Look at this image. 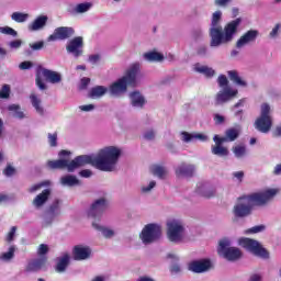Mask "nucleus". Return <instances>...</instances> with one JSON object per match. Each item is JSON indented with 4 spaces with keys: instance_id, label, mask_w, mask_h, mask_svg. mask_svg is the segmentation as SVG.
I'll use <instances>...</instances> for the list:
<instances>
[{
    "instance_id": "f257e3e1",
    "label": "nucleus",
    "mask_w": 281,
    "mask_h": 281,
    "mask_svg": "<svg viewBox=\"0 0 281 281\" xmlns=\"http://www.w3.org/2000/svg\"><path fill=\"white\" fill-rule=\"evenodd\" d=\"M122 157V148L117 146H105L97 153V155H82L78 156L71 161L68 159L49 160L47 162L48 168L53 170L66 168L68 172H74L82 166H93L101 172H113Z\"/></svg>"
},
{
    "instance_id": "f03ea898",
    "label": "nucleus",
    "mask_w": 281,
    "mask_h": 281,
    "mask_svg": "<svg viewBox=\"0 0 281 281\" xmlns=\"http://www.w3.org/2000/svg\"><path fill=\"white\" fill-rule=\"evenodd\" d=\"M223 19V12L215 11L211 18V27H210V36H211V47H221V45H225L227 43H232L234 41V34L238 31V25H240V18L233 20L226 26H221V20Z\"/></svg>"
},
{
    "instance_id": "7ed1b4c3",
    "label": "nucleus",
    "mask_w": 281,
    "mask_h": 281,
    "mask_svg": "<svg viewBox=\"0 0 281 281\" xmlns=\"http://www.w3.org/2000/svg\"><path fill=\"white\" fill-rule=\"evenodd\" d=\"M273 127V108L269 103L260 105L259 116L255 121V128L267 134Z\"/></svg>"
},
{
    "instance_id": "20e7f679",
    "label": "nucleus",
    "mask_w": 281,
    "mask_h": 281,
    "mask_svg": "<svg viewBox=\"0 0 281 281\" xmlns=\"http://www.w3.org/2000/svg\"><path fill=\"white\" fill-rule=\"evenodd\" d=\"M167 238L170 243H181L186 236V224L180 218L171 217L166 222Z\"/></svg>"
},
{
    "instance_id": "39448f33",
    "label": "nucleus",
    "mask_w": 281,
    "mask_h": 281,
    "mask_svg": "<svg viewBox=\"0 0 281 281\" xmlns=\"http://www.w3.org/2000/svg\"><path fill=\"white\" fill-rule=\"evenodd\" d=\"M162 232L164 228L161 224L148 223L142 228L138 238L142 240L143 245H153V243H157V240L161 238Z\"/></svg>"
},
{
    "instance_id": "423d86ee",
    "label": "nucleus",
    "mask_w": 281,
    "mask_h": 281,
    "mask_svg": "<svg viewBox=\"0 0 281 281\" xmlns=\"http://www.w3.org/2000/svg\"><path fill=\"white\" fill-rule=\"evenodd\" d=\"M47 254H49V247H40L37 250L38 258L32 259L27 262L25 267L26 273H36L44 269L45 265H47Z\"/></svg>"
},
{
    "instance_id": "0eeeda50",
    "label": "nucleus",
    "mask_w": 281,
    "mask_h": 281,
    "mask_svg": "<svg viewBox=\"0 0 281 281\" xmlns=\"http://www.w3.org/2000/svg\"><path fill=\"white\" fill-rule=\"evenodd\" d=\"M254 199L250 195H244L238 199L237 203L234 206V214L238 218H243L245 216H249L251 214V207L254 206Z\"/></svg>"
},
{
    "instance_id": "6e6552de",
    "label": "nucleus",
    "mask_w": 281,
    "mask_h": 281,
    "mask_svg": "<svg viewBox=\"0 0 281 281\" xmlns=\"http://www.w3.org/2000/svg\"><path fill=\"white\" fill-rule=\"evenodd\" d=\"M280 193L278 188H266L257 193L250 194L255 205H267L269 201H273Z\"/></svg>"
},
{
    "instance_id": "1a4fd4ad",
    "label": "nucleus",
    "mask_w": 281,
    "mask_h": 281,
    "mask_svg": "<svg viewBox=\"0 0 281 281\" xmlns=\"http://www.w3.org/2000/svg\"><path fill=\"white\" fill-rule=\"evenodd\" d=\"M83 47H85V42L82 37L78 36L68 42L66 46V52L68 54H71L74 58H80V56H82V53H83L82 50Z\"/></svg>"
},
{
    "instance_id": "9d476101",
    "label": "nucleus",
    "mask_w": 281,
    "mask_h": 281,
    "mask_svg": "<svg viewBox=\"0 0 281 281\" xmlns=\"http://www.w3.org/2000/svg\"><path fill=\"white\" fill-rule=\"evenodd\" d=\"M142 74L139 63L132 64L128 69L126 70V74L122 79L132 87H135L137 85V81L139 80V76Z\"/></svg>"
},
{
    "instance_id": "9b49d317",
    "label": "nucleus",
    "mask_w": 281,
    "mask_h": 281,
    "mask_svg": "<svg viewBox=\"0 0 281 281\" xmlns=\"http://www.w3.org/2000/svg\"><path fill=\"white\" fill-rule=\"evenodd\" d=\"M238 95V90L232 87L221 88L220 91L215 95L216 104H225L229 102V100H234Z\"/></svg>"
},
{
    "instance_id": "f8f14e48",
    "label": "nucleus",
    "mask_w": 281,
    "mask_h": 281,
    "mask_svg": "<svg viewBox=\"0 0 281 281\" xmlns=\"http://www.w3.org/2000/svg\"><path fill=\"white\" fill-rule=\"evenodd\" d=\"M212 269V261L210 259H201L191 261L188 265V270L192 273H205Z\"/></svg>"
},
{
    "instance_id": "ddd939ff",
    "label": "nucleus",
    "mask_w": 281,
    "mask_h": 281,
    "mask_svg": "<svg viewBox=\"0 0 281 281\" xmlns=\"http://www.w3.org/2000/svg\"><path fill=\"white\" fill-rule=\"evenodd\" d=\"M70 36H74V29L69 26H60L55 29L54 33L48 36V42L67 41Z\"/></svg>"
},
{
    "instance_id": "4468645a",
    "label": "nucleus",
    "mask_w": 281,
    "mask_h": 281,
    "mask_svg": "<svg viewBox=\"0 0 281 281\" xmlns=\"http://www.w3.org/2000/svg\"><path fill=\"white\" fill-rule=\"evenodd\" d=\"M218 256H222V258H225V260H229L231 262H234L235 260H239V258L243 257V252L238 248H232V247H220L217 249Z\"/></svg>"
},
{
    "instance_id": "2eb2a0df",
    "label": "nucleus",
    "mask_w": 281,
    "mask_h": 281,
    "mask_svg": "<svg viewBox=\"0 0 281 281\" xmlns=\"http://www.w3.org/2000/svg\"><path fill=\"white\" fill-rule=\"evenodd\" d=\"M213 142L215 143V145H212L211 147V153L213 155H215L216 157H227L229 155V149L223 146V144H225V140H223L221 136L215 135L213 137Z\"/></svg>"
},
{
    "instance_id": "dca6fc26",
    "label": "nucleus",
    "mask_w": 281,
    "mask_h": 281,
    "mask_svg": "<svg viewBox=\"0 0 281 281\" xmlns=\"http://www.w3.org/2000/svg\"><path fill=\"white\" fill-rule=\"evenodd\" d=\"M104 207H106V200L103 198L95 200L87 211L88 217L98 218L104 212Z\"/></svg>"
},
{
    "instance_id": "f3484780",
    "label": "nucleus",
    "mask_w": 281,
    "mask_h": 281,
    "mask_svg": "<svg viewBox=\"0 0 281 281\" xmlns=\"http://www.w3.org/2000/svg\"><path fill=\"white\" fill-rule=\"evenodd\" d=\"M256 38H258V31L256 30L247 31L236 42L237 49H243V47H247V45H249V43H254Z\"/></svg>"
},
{
    "instance_id": "a211bd4d",
    "label": "nucleus",
    "mask_w": 281,
    "mask_h": 281,
    "mask_svg": "<svg viewBox=\"0 0 281 281\" xmlns=\"http://www.w3.org/2000/svg\"><path fill=\"white\" fill-rule=\"evenodd\" d=\"M55 271L57 273H65L69 265H71V255L68 252L63 254L61 256L55 259Z\"/></svg>"
},
{
    "instance_id": "6ab92c4d",
    "label": "nucleus",
    "mask_w": 281,
    "mask_h": 281,
    "mask_svg": "<svg viewBox=\"0 0 281 281\" xmlns=\"http://www.w3.org/2000/svg\"><path fill=\"white\" fill-rule=\"evenodd\" d=\"M41 74L43 78H45L46 82H49L50 85H60L63 82V74L56 70L43 68Z\"/></svg>"
},
{
    "instance_id": "aec40b11",
    "label": "nucleus",
    "mask_w": 281,
    "mask_h": 281,
    "mask_svg": "<svg viewBox=\"0 0 281 281\" xmlns=\"http://www.w3.org/2000/svg\"><path fill=\"white\" fill-rule=\"evenodd\" d=\"M49 196H52V189H44L40 194H37L32 202L33 207L35 210H41L47 201H49Z\"/></svg>"
},
{
    "instance_id": "412c9836",
    "label": "nucleus",
    "mask_w": 281,
    "mask_h": 281,
    "mask_svg": "<svg viewBox=\"0 0 281 281\" xmlns=\"http://www.w3.org/2000/svg\"><path fill=\"white\" fill-rule=\"evenodd\" d=\"M48 19L47 15H38L34 21L27 24L29 32H41L45 30Z\"/></svg>"
},
{
    "instance_id": "4be33fe9",
    "label": "nucleus",
    "mask_w": 281,
    "mask_h": 281,
    "mask_svg": "<svg viewBox=\"0 0 281 281\" xmlns=\"http://www.w3.org/2000/svg\"><path fill=\"white\" fill-rule=\"evenodd\" d=\"M93 229L101 232L103 238H115L117 236V228L111 226H102L98 222H92Z\"/></svg>"
},
{
    "instance_id": "5701e85b",
    "label": "nucleus",
    "mask_w": 281,
    "mask_h": 281,
    "mask_svg": "<svg viewBox=\"0 0 281 281\" xmlns=\"http://www.w3.org/2000/svg\"><path fill=\"white\" fill-rule=\"evenodd\" d=\"M194 172H196L194 165L181 164L176 169L177 177H193Z\"/></svg>"
},
{
    "instance_id": "b1692460",
    "label": "nucleus",
    "mask_w": 281,
    "mask_h": 281,
    "mask_svg": "<svg viewBox=\"0 0 281 281\" xmlns=\"http://www.w3.org/2000/svg\"><path fill=\"white\" fill-rule=\"evenodd\" d=\"M127 85L128 83L121 78L110 86L109 91L111 95H122V93H125Z\"/></svg>"
},
{
    "instance_id": "393cba45",
    "label": "nucleus",
    "mask_w": 281,
    "mask_h": 281,
    "mask_svg": "<svg viewBox=\"0 0 281 281\" xmlns=\"http://www.w3.org/2000/svg\"><path fill=\"white\" fill-rule=\"evenodd\" d=\"M130 100L134 109H144L146 105V98L140 92L134 91L130 94Z\"/></svg>"
},
{
    "instance_id": "a878e982",
    "label": "nucleus",
    "mask_w": 281,
    "mask_h": 281,
    "mask_svg": "<svg viewBox=\"0 0 281 281\" xmlns=\"http://www.w3.org/2000/svg\"><path fill=\"white\" fill-rule=\"evenodd\" d=\"M239 135H240V126L237 125L235 127H231V128L226 130L225 136L220 137V139H222L224 143L225 142H236V139H238Z\"/></svg>"
},
{
    "instance_id": "bb28decb",
    "label": "nucleus",
    "mask_w": 281,
    "mask_h": 281,
    "mask_svg": "<svg viewBox=\"0 0 281 281\" xmlns=\"http://www.w3.org/2000/svg\"><path fill=\"white\" fill-rule=\"evenodd\" d=\"M194 139H199V142H207V135L201 133L190 134L187 132L181 133V140L187 144L190 142H194Z\"/></svg>"
},
{
    "instance_id": "cd10ccee",
    "label": "nucleus",
    "mask_w": 281,
    "mask_h": 281,
    "mask_svg": "<svg viewBox=\"0 0 281 281\" xmlns=\"http://www.w3.org/2000/svg\"><path fill=\"white\" fill-rule=\"evenodd\" d=\"M91 249L82 248V247H75L72 250V258L74 260H87L90 258Z\"/></svg>"
},
{
    "instance_id": "c85d7f7f",
    "label": "nucleus",
    "mask_w": 281,
    "mask_h": 281,
    "mask_svg": "<svg viewBox=\"0 0 281 281\" xmlns=\"http://www.w3.org/2000/svg\"><path fill=\"white\" fill-rule=\"evenodd\" d=\"M31 104L35 109L36 113L38 115H44L45 114V109L43 108V101L36 93H32L30 95Z\"/></svg>"
},
{
    "instance_id": "c756f323",
    "label": "nucleus",
    "mask_w": 281,
    "mask_h": 281,
    "mask_svg": "<svg viewBox=\"0 0 281 281\" xmlns=\"http://www.w3.org/2000/svg\"><path fill=\"white\" fill-rule=\"evenodd\" d=\"M144 60L147 63H161L164 60V54L157 50H149L143 55Z\"/></svg>"
},
{
    "instance_id": "7c9ffc66",
    "label": "nucleus",
    "mask_w": 281,
    "mask_h": 281,
    "mask_svg": "<svg viewBox=\"0 0 281 281\" xmlns=\"http://www.w3.org/2000/svg\"><path fill=\"white\" fill-rule=\"evenodd\" d=\"M60 184L65 188H74V186H79L80 180L76 176L72 175H66L60 178Z\"/></svg>"
},
{
    "instance_id": "2f4dec72",
    "label": "nucleus",
    "mask_w": 281,
    "mask_h": 281,
    "mask_svg": "<svg viewBox=\"0 0 281 281\" xmlns=\"http://www.w3.org/2000/svg\"><path fill=\"white\" fill-rule=\"evenodd\" d=\"M108 91H109V88L104 86H97L91 88L89 92V97L92 98V100H98L102 98Z\"/></svg>"
},
{
    "instance_id": "473e14b6",
    "label": "nucleus",
    "mask_w": 281,
    "mask_h": 281,
    "mask_svg": "<svg viewBox=\"0 0 281 281\" xmlns=\"http://www.w3.org/2000/svg\"><path fill=\"white\" fill-rule=\"evenodd\" d=\"M8 111L11 113L12 117L16 120H25V112L21 109L19 104H10L8 105Z\"/></svg>"
},
{
    "instance_id": "72a5a7b5",
    "label": "nucleus",
    "mask_w": 281,
    "mask_h": 281,
    "mask_svg": "<svg viewBox=\"0 0 281 281\" xmlns=\"http://www.w3.org/2000/svg\"><path fill=\"white\" fill-rule=\"evenodd\" d=\"M194 71L198 74H202L203 76H206V78H212L214 76L215 71L210 66H205L202 64H195L193 67Z\"/></svg>"
},
{
    "instance_id": "f704fd0d",
    "label": "nucleus",
    "mask_w": 281,
    "mask_h": 281,
    "mask_svg": "<svg viewBox=\"0 0 281 281\" xmlns=\"http://www.w3.org/2000/svg\"><path fill=\"white\" fill-rule=\"evenodd\" d=\"M11 21L14 23H27L30 14L21 11H15L11 14Z\"/></svg>"
},
{
    "instance_id": "c9c22d12",
    "label": "nucleus",
    "mask_w": 281,
    "mask_h": 281,
    "mask_svg": "<svg viewBox=\"0 0 281 281\" xmlns=\"http://www.w3.org/2000/svg\"><path fill=\"white\" fill-rule=\"evenodd\" d=\"M227 74H228V78H229V80H232V82H234L238 87H247V81L244 80L243 78H240V76H238V71L231 70Z\"/></svg>"
},
{
    "instance_id": "e433bc0d",
    "label": "nucleus",
    "mask_w": 281,
    "mask_h": 281,
    "mask_svg": "<svg viewBox=\"0 0 281 281\" xmlns=\"http://www.w3.org/2000/svg\"><path fill=\"white\" fill-rule=\"evenodd\" d=\"M247 249L250 254H254V256H257L258 258H269V251L265 247H247Z\"/></svg>"
},
{
    "instance_id": "4c0bfd02",
    "label": "nucleus",
    "mask_w": 281,
    "mask_h": 281,
    "mask_svg": "<svg viewBox=\"0 0 281 281\" xmlns=\"http://www.w3.org/2000/svg\"><path fill=\"white\" fill-rule=\"evenodd\" d=\"M91 8H93V3L83 2V3L76 4L74 8V12L75 14H85V12H89Z\"/></svg>"
},
{
    "instance_id": "58836bf2",
    "label": "nucleus",
    "mask_w": 281,
    "mask_h": 281,
    "mask_svg": "<svg viewBox=\"0 0 281 281\" xmlns=\"http://www.w3.org/2000/svg\"><path fill=\"white\" fill-rule=\"evenodd\" d=\"M150 170L155 177H158V179H164V177L168 175V170L164 166L154 165Z\"/></svg>"
},
{
    "instance_id": "ea45409f",
    "label": "nucleus",
    "mask_w": 281,
    "mask_h": 281,
    "mask_svg": "<svg viewBox=\"0 0 281 281\" xmlns=\"http://www.w3.org/2000/svg\"><path fill=\"white\" fill-rule=\"evenodd\" d=\"M238 245L240 247H260V243H258V240L247 238V237L239 238Z\"/></svg>"
},
{
    "instance_id": "a19ab883",
    "label": "nucleus",
    "mask_w": 281,
    "mask_h": 281,
    "mask_svg": "<svg viewBox=\"0 0 281 281\" xmlns=\"http://www.w3.org/2000/svg\"><path fill=\"white\" fill-rule=\"evenodd\" d=\"M233 154L237 159H243L244 157H247V147L244 145H236L233 147Z\"/></svg>"
},
{
    "instance_id": "79ce46f5",
    "label": "nucleus",
    "mask_w": 281,
    "mask_h": 281,
    "mask_svg": "<svg viewBox=\"0 0 281 281\" xmlns=\"http://www.w3.org/2000/svg\"><path fill=\"white\" fill-rule=\"evenodd\" d=\"M48 214H52L56 217L60 216V201L56 200L50 204Z\"/></svg>"
},
{
    "instance_id": "37998d69",
    "label": "nucleus",
    "mask_w": 281,
    "mask_h": 281,
    "mask_svg": "<svg viewBox=\"0 0 281 281\" xmlns=\"http://www.w3.org/2000/svg\"><path fill=\"white\" fill-rule=\"evenodd\" d=\"M49 186H52V181L45 180V181H42L40 183L33 184L29 189V192H31V193L38 192V190H41V188H49Z\"/></svg>"
},
{
    "instance_id": "c03bdc74",
    "label": "nucleus",
    "mask_w": 281,
    "mask_h": 281,
    "mask_svg": "<svg viewBox=\"0 0 281 281\" xmlns=\"http://www.w3.org/2000/svg\"><path fill=\"white\" fill-rule=\"evenodd\" d=\"M266 229H267V226L265 224H260L246 229L245 234H262V232H265Z\"/></svg>"
},
{
    "instance_id": "a18cd8bd",
    "label": "nucleus",
    "mask_w": 281,
    "mask_h": 281,
    "mask_svg": "<svg viewBox=\"0 0 281 281\" xmlns=\"http://www.w3.org/2000/svg\"><path fill=\"white\" fill-rule=\"evenodd\" d=\"M0 34H5L7 36H19V33L16 30L10 27V26H0Z\"/></svg>"
},
{
    "instance_id": "49530a36",
    "label": "nucleus",
    "mask_w": 281,
    "mask_h": 281,
    "mask_svg": "<svg viewBox=\"0 0 281 281\" xmlns=\"http://www.w3.org/2000/svg\"><path fill=\"white\" fill-rule=\"evenodd\" d=\"M56 215H52V213H47L42 222L43 227H49L54 224V221H56Z\"/></svg>"
},
{
    "instance_id": "de8ad7c7",
    "label": "nucleus",
    "mask_w": 281,
    "mask_h": 281,
    "mask_svg": "<svg viewBox=\"0 0 281 281\" xmlns=\"http://www.w3.org/2000/svg\"><path fill=\"white\" fill-rule=\"evenodd\" d=\"M14 251H16V249L14 247L9 248V251L3 252L1 255V260H4V262H10V260H12V258H14Z\"/></svg>"
},
{
    "instance_id": "09e8293b",
    "label": "nucleus",
    "mask_w": 281,
    "mask_h": 281,
    "mask_svg": "<svg viewBox=\"0 0 281 281\" xmlns=\"http://www.w3.org/2000/svg\"><path fill=\"white\" fill-rule=\"evenodd\" d=\"M19 228L16 226H12L9 232L5 235V241L7 243H12L14 240V238H16V231Z\"/></svg>"
},
{
    "instance_id": "8fccbe9b",
    "label": "nucleus",
    "mask_w": 281,
    "mask_h": 281,
    "mask_svg": "<svg viewBox=\"0 0 281 281\" xmlns=\"http://www.w3.org/2000/svg\"><path fill=\"white\" fill-rule=\"evenodd\" d=\"M155 186H157V182L155 180H151L147 184H143L140 190L143 194H148V192H151L153 189H155Z\"/></svg>"
},
{
    "instance_id": "3c124183",
    "label": "nucleus",
    "mask_w": 281,
    "mask_h": 281,
    "mask_svg": "<svg viewBox=\"0 0 281 281\" xmlns=\"http://www.w3.org/2000/svg\"><path fill=\"white\" fill-rule=\"evenodd\" d=\"M218 247H232V237L224 236L218 239Z\"/></svg>"
},
{
    "instance_id": "603ef678",
    "label": "nucleus",
    "mask_w": 281,
    "mask_h": 281,
    "mask_svg": "<svg viewBox=\"0 0 281 281\" xmlns=\"http://www.w3.org/2000/svg\"><path fill=\"white\" fill-rule=\"evenodd\" d=\"M217 85L221 89H225V87H231L229 86V80H227V77L225 75H221L217 78Z\"/></svg>"
},
{
    "instance_id": "864d4df0",
    "label": "nucleus",
    "mask_w": 281,
    "mask_h": 281,
    "mask_svg": "<svg viewBox=\"0 0 281 281\" xmlns=\"http://www.w3.org/2000/svg\"><path fill=\"white\" fill-rule=\"evenodd\" d=\"M280 32H281V24L278 23L274 25V27H272L271 32L269 33V38H278V36H280Z\"/></svg>"
},
{
    "instance_id": "5fc2aeb1",
    "label": "nucleus",
    "mask_w": 281,
    "mask_h": 281,
    "mask_svg": "<svg viewBox=\"0 0 281 281\" xmlns=\"http://www.w3.org/2000/svg\"><path fill=\"white\" fill-rule=\"evenodd\" d=\"M0 98L2 100H8L10 98V87L8 85H4L0 90Z\"/></svg>"
},
{
    "instance_id": "6e6d98bb",
    "label": "nucleus",
    "mask_w": 281,
    "mask_h": 281,
    "mask_svg": "<svg viewBox=\"0 0 281 281\" xmlns=\"http://www.w3.org/2000/svg\"><path fill=\"white\" fill-rule=\"evenodd\" d=\"M100 60H102V56H100V54L90 55L88 58V63H90V65H98Z\"/></svg>"
},
{
    "instance_id": "4d7b16f0",
    "label": "nucleus",
    "mask_w": 281,
    "mask_h": 281,
    "mask_svg": "<svg viewBox=\"0 0 281 281\" xmlns=\"http://www.w3.org/2000/svg\"><path fill=\"white\" fill-rule=\"evenodd\" d=\"M57 142H58V135L56 133L54 134H48V144L49 146H57Z\"/></svg>"
},
{
    "instance_id": "13d9d810",
    "label": "nucleus",
    "mask_w": 281,
    "mask_h": 281,
    "mask_svg": "<svg viewBox=\"0 0 281 281\" xmlns=\"http://www.w3.org/2000/svg\"><path fill=\"white\" fill-rule=\"evenodd\" d=\"M23 45V41L21 40H14L9 43L10 49H19Z\"/></svg>"
},
{
    "instance_id": "bf43d9fd",
    "label": "nucleus",
    "mask_w": 281,
    "mask_h": 281,
    "mask_svg": "<svg viewBox=\"0 0 281 281\" xmlns=\"http://www.w3.org/2000/svg\"><path fill=\"white\" fill-rule=\"evenodd\" d=\"M36 85L41 91H45V89H47V85L45 83V81H43V79L38 75L36 77Z\"/></svg>"
},
{
    "instance_id": "052dcab7",
    "label": "nucleus",
    "mask_w": 281,
    "mask_h": 281,
    "mask_svg": "<svg viewBox=\"0 0 281 281\" xmlns=\"http://www.w3.org/2000/svg\"><path fill=\"white\" fill-rule=\"evenodd\" d=\"M44 46H45V42H43V41L34 43V44H30L31 49H33L34 52H38Z\"/></svg>"
},
{
    "instance_id": "680f3d73",
    "label": "nucleus",
    "mask_w": 281,
    "mask_h": 281,
    "mask_svg": "<svg viewBox=\"0 0 281 281\" xmlns=\"http://www.w3.org/2000/svg\"><path fill=\"white\" fill-rule=\"evenodd\" d=\"M95 109L93 104L79 105V111H83L85 113H89Z\"/></svg>"
},
{
    "instance_id": "e2e57ef3",
    "label": "nucleus",
    "mask_w": 281,
    "mask_h": 281,
    "mask_svg": "<svg viewBox=\"0 0 281 281\" xmlns=\"http://www.w3.org/2000/svg\"><path fill=\"white\" fill-rule=\"evenodd\" d=\"M80 177H83V179H89L90 177L93 176V171L90 169H83L79 172Z\"/></svg>"
},
{
    "instance_id": "0e129e2a",
    "label": "nucleus",
    "mask_w": 281,
    "mask_h": 281,
    "mask_svg": "<svg viewBox=\"0 0 281 281\" xmlns=\"http://www.w3.org/2000/svg\"><path fill=\"white\" fill-rule=\"evenodd\" d=\"M233 177L237 179V181L240 183L245 177V172L243 171H235L233 172Z\"/></svg>"
},
{
    "instance_id": "69168bd1",
    "label": "nucleus",
    "mask_w": 281,
    "mask_h": 281,
    "mask_svg": "<svg viewBox=\"0 0 281 281\" xmlns=\"http://www.w3.org/2000/svg\"><path fill=\"white\" fill-rule=\"evenodd\" d=\"M170 273H181V266L179 263H175L170 267Z\"/></svg>"
},
{
    "instance_id": "338daca9",
    "label": "nucleus",
    "mask_w": 281,
    "mask_h": 281,
    "mask_svg": "<svg viewBox=\"0 0 281 281\" xmlns=\"http://www.w3.org/2000/svg\"><path fill=\"white\" fill-rule=\"evenodd\" d=\"M144 137L148 140L155 139V131L148 130L147 132H145Z\"/></svg>"
},
{
    "instance_id": "774afa93",
    "label": "nucleus",
    "mask_w": 281,
    "mask_h": 281,
    "mask_svg": "<svg viewBox=\"0 0 281 281\" xmlns=\"http://www.w3.org/2000/svg\"><path fill=\"white\" fill-rule=\"evenodd\" d=\"M214 122H215V124H223L225 122V116H223L221 114H215Z\"/></svg>"
}]
</instances>
